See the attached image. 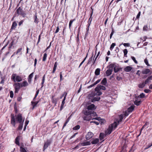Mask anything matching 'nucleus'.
Returning a JSON list of instances; mask_svg holds the SVG:
<instances>
[{"mask_svg": "<svg viewBox=\"0 0 152 152\" xmlns=\"http://www.w3.org/2000/svg\"><path fill=\"white\" fill-rule=\"evenodd\" d=\"M96 109L94 104H91L87 107V110L84 113L85 115H92L93 116H95L96 113L94 112V110Z\"/></svg>", "mask_w": 152, "mask_h": 152, "instance_id": "obj_1", "label": "nucleus"}, {"mask_svg": "<svg viewBox=\"0 0 152 152\" xmlns=\"http://www.w3.org/2000/svg\"><path fill=\"white\" fill-rule=\"evenodd\" d=\"M118 126V124L116 122H115L113 123L110 125L108 129L105 131V134L106 135L110 134L112 132L113 129H115Z\"/></svg>", "mask_w": 152, "mask_h": 152, "instance_id": "obj_2", "label": "nucleus"}, {"mask_svg": "<svg viewBox=\"0 0 152 152\" xmlns=\"http://www.w3.org/2000/svg\"><path fill=\"white\" fill-rule=\"evenodd\" d=\"M11 78L15 82L16 81L20 82L22 80L21 77L18 75L17 76L15 74H13L12 75Z\"/></svg>", "mask_w": 152, "mask_h": 152, "instance_id": "obj_3", "label": "nucleus"}, {"mask_svg": "<svg viewBox=\"0 0 152 152\" xmlns=\"http://www.w3.org/2000/svg\"><path fill=\"white\" fill-rule=\"evenodd\" d=\"M16 11L19 15H22L24 18L26 14L24 12L20 7L17 9Z\"/></svg>", "mask_w": 152, "mask_h": 152, "instance_id": "obj_4", "label": "nucleus"}, {"mask_svg": "<svg viewBox=\"0 0 152 152\" xmlns=\"http://www.w3.org/2000/svg\"><path fill=\"white\" fill-rule=\"evenodd\" d=\"M20 83H17L14 84L13 86L14 87L15 89V93H18V92L20 87Z\"/></svg>", "mask_w": 152, "mask_h": 152, "instance_id": "obj_5", "label": "nucleus"}, {"mask_svg": "<svg viewBox=\"0 0 152 152\" xmlns=\"http://www.w3.org/2000/svg\"><path fill=\"white\" fill-rule=\"evenodd\" d=\"M85 115V116L83 117V119L84 120L89 121L91 119H95L99 120V119H97L96 118H92L91 115Z\"/></svg>", "mask_w": 152, "mask_h": 152, "instance_id": "obj_6", "label": "nucleus"}, {"mask_svg": "<svg viewBox=\"0 0 152 152\" xmlns=\"http://www.w3.org/2000/svg\"><path fill=\"white\" fill-rule=\"evenodd\" d=\"M106 89V88L103 86H102L101 85H99L98 84L97 85V86L95 88V91H100L101 90H105Z\"/></svg>", "mask_w": 152, "mask_h": 152, "instance_id": "obj_7", "label": "nucleus"}, {"mask_svg": "<svg viewBox=\"0 0 152 152\" xmlns=\"http://www.w3.org/2000/svg\"><path fill=\"white\" fill-rule=\"evenodd\" d=\"M51 142V141L50 140H48L45 143L43 148V151H44L46 148H47L48 146L50 145Z\"/></svg>", "mask_w": 152, "mask_h": 152, "instance_id": "obj_8", "label": "nucleus"}, {"mask_svg": "<svg viewBox=\"0 0 152 152\" xmlns=\"http://www.w3.org/2000/svg\"><path fill=\"white\" fill-rule=\"evenodd\" d=\"M142 73L143 74H149V75H150L151 74V70L148 68H145L143 69L142 71Z\"/></svg>", "mask_w": 152, "mask_h": 152, "instance_id": "obj_9", "label": "nucleus"}, {"mask_svg": "<svg viewBox=\"0 0 152 152\" xmlns=\"http://www.w3.org/2000/svg\"><path fill=\"white\" fill-rule=\"evenodd\" d=\"M94 136V134L91 132H89L88 133L86 136L87 140H89L91 138Z\"/></svg>", "mask_w": 152, "mask_h": 152, "instance_id": "obj_10", "label": "nucleus"}, {"mask_svg": "<svg viewBox=\"0 0 152 152\" xmlns=\"http://www.w3.org/2000/svg\"><path fill=\"white\" fill-rule=\"evenodd\" d=\"M34 23H35V24H38L39 22V20L38 18H37L36 13L35 14V15L34 16Z\"/></svg>", "mask_w": 152, "mask_h": 152, "instance_id": "obj_11", "label": "nucleus"}, {"mask_svg": "<svg viewBox=\"0 0 152 152\" xmlns=\"http://www.w3.org/2000/svg\"><path fill=\"white\" fill-rule=\"evenodd\" d=\"M100 99V97L97 96L96 97H94L91 99V102H94L96 101H98Z\"/></svg>", "mask_w": 152, "mask_h": 152, "instance_id": "obj_12", "label": "nucleus"}, {"mask_svg": "<svg viewBox=\"0 0 152 152\" xmlns=\"http://www.w3.org/2000/svg\"><path fill=\"white\" fill-rule=\"evenodd\" d=\"M16 119L19 123H21L22 121V117L21 115H18L16 118Z\"/></svg>", "mask_w": 152, "mask_h": 152, "instance_id": "obj_13", "label": "nucleus"}, {"mask_svg": "<svg viewBox=\"0 0 152 152\" xmlns=\"http://www.w3.org/2000/svg\"><path fill=\"white\" fill-rule=\"evenodd\" d=\"M124 117L123 114H121L119 116V120H117V122H116L117 123V124H118V125L119 124L120 122H121L122 121L123 117Z\"/></svg>", "mask_w": 152, "mask_h": 152, "instance_id": "obj_14", "label": "nucleus"}, {"mask_svg": "<svg viewBox=\"0 0 152 152\" xmlns=\"http://www.w3.org/2000/svg\"><path fill=\"white\" fill-rule=\"evenodd\" d=\"M95 96V92H92L91 94H89L88 96V98L89 99H92Z\"/></svg>", "mask_w": 152, "mask_h": 152, "instance_id": "obj_15", "label": "nucleus"}, {"mask_svg": "<svg viewBox=\"0 0 152 152\" xmlns=\"http://www.w3.org/2000/svg\"><path fill=\"white\" fill-rule=\"evenodd\" d=\"M152 80V76H150L148 77L146 80H145V84H147L148 83H150L151 82V80Z\"/></svg>", "mask_w": 152, "mask_h": 152, "instance_id": "obj_16", "label": "nucleus"}, {"mask_svg": "<svg viewBox=\"0 0 152 152\" xmlns=\"http://www.w3.org/2000/svg\"><path fill=\"white\" fill-rule=\"evenodd\" d=\"M121 69L118 66L115 65L114 69V71L115 73H116L120 71Z\"/></svg>", "mask_w": 152, "mask_h": 152, "instance_id": "obj_17", "label": "nucleus"}, {"mask_svg": "<svg viewBox=\"0 0 152 152\" xmlns=\"http://www.w3.org/2000/svg\"><path fill=\"white\" fill-rule=\"evenodd\" d=\"M132 67L131 66H128L125 68L124 70L126 72H129L132 69Z\"/></svg>", "mask_w": 152, "mask_h": 152, "instance_id": "obj_18", "label": "nucleus"}, {"mask_svg": "<svg viewBox=\"0 0 152 152\" xmlns=\"http://www.w3.org/2000/svg\"><path fill=\"white\" fill-rule=\"evenodd\" d=\"M112 71L113 70L112 69H109L107 70L106 72L107 76H108L111 75L112 74Z\"/></svg>", "mask_w": 152, "mask_h": 152, "instance_id": "obj_19", "label": "nucleus"}, {"mask_svg": "<svg viewBox=\"0 0 152 152\" xmlns=\"http://www.w3.org/2000/svg\"><path fill=\"white\" fill-rule=\"evenodd\" d=\"M134 105H132L128 108L127 111L129 113L132 112L134 109Z\"/></svg>", "mask_w": 152, "mask_h": 152, "instance_id": "obj_20", "label": "nucleus"}, {"mask_svg": "<svg viewBox=\"0 0 152 152\" xmlns=\"http://www.w3.org/2000/svg\"><path fill=\"white\" fill-rule=\"evenodd\" d=\"M99 139L98 138H96L93 140L91 142V143L92 144H97L99 142Z\"/></svg>", "mask_w": 152, "mask_h": 152, "instance_id": "obj_21", "label": "nucleus"}, {"mask_svg": "<svg viewBox=\"0 0 152 152\" xmlns=\"http://www.w3.org/2000/svg\"><path fill=\"white\" fill-rule=\"evenodd\" d=\"M90 144L91 142L90 141H87L85 142H83L81 143V145L83 146L89 145Z\"/></svg>", "mask_w": 152, "mask_h": 152, "instance_id": "obj_22", "label": "nucleus"}, {"mask_svg": "<svg viewBox=\"0 0 152 152\" xmlns=\"http://www.w3.org/2000/svg\"><path fill=\"white\" fill-rule=\"evenodd\" d=\"M66 99H65V96H64V98L63 100V101L62 102L61 104V108H60V110H61L63 108L64 105V104L65 103V101Z\"/></svg>", "mask_w": 152, "mask_h": 152, "instance_id": "obj_23", "label": "nucleus"}, {"mask_svg": "<svg viewBox=\"0 0 152 152\" xmlns=\"http://www.w3.org/2000/svg\"><path fill=\"white\" fill-rule=\"evenodd\" d=\"M11 124L13 125L14 126H15V118L14 116H13L12 117L11 120Z\"/></svg>", "mask_w": 152, "mask_h": 152, "instance_id": "obj_24", "label": "nucleus"}, {"mask_svg": "<svg viewBox=\"0 0 152 152\" xmlns=\"http://www.w3.org/2000/svg\"><path fill=\"white\" fill-rule=\"evenodd\" d=\"M28 83L27 81H24L23 82L21 85V87H26L28 85Z\"/></svg>", "mask_w": 152, "mask_h": 152, "instance_id": "obj_25", "label": "nucleus"}, {"mask_svg": "<svg viewBox=\"0 0 152 152\" xmlns=\"http://www.w3.org/2000/svg\"><path fill=\"white\" fill-rule=\"evenodd\" d=\"M17 25V24L15 21L13 22L11 27V29H15Z\"/></svg>", "mask_w": 152, "mask_h": 152, "instance_id": "obj_26", "label": "nucleus"}, {"mask_svg": "<svg viewBox=\"0 0 152 152\" xmlns=\"http://www.w3.org/2000/svg\"><path fill=\"white\" fill-rule=\"evenodd\" d=\"M20 140V137L19 136H18L15 139V143L18 145H20V143L19 142V140Z\"/></svg>", "mask_w": 152, "mask_h": 152, "instance_id": "obj_27", "label": "nucleus"}, {"mask_svg": "<svg viewBox=\"0 0 152 152\" xmlns=\"http://www.w3.org/2000/svg\"><path fill=\"white\" fill-rule=\"evenodd\" d=\"M93 14V12H92L91 14V16L90 18H89L88 19V24L89 25V26H90L91 24V22L92 20V16Z\"/></svg>", "mask_w": 152, "mask_h": 152, "instance_id": "obj_28", "label": "nucleus"}, {"mask_svg": "<svg viewBox=\"0 0 152 152\" xmlns=\"http://www.w3.org/2000/svg\"><path fill=\"white\" fill-rule=\"evenodd\" d=\"M107 83V80L106 78H104L101 82V83L103 85H105Z\"/></svg>", "mask_w": 152, "mask_h": 152, "instance_id": "obj_29", "label": "nucleus"}, {"mask_svg": "<svg viewBox=\"0 0 152 152\" xmlns=\"http://www.w3.org/2000/svg\"><path fill=\"white\" fill-rule=\"evenodd\" d=\"M100 69L99 68H97L95 70V74L96 75H99Z\"/></svg>", "mask_w": 152, "mask_h": 152, "instance_id": "obj_30", "label": "nucleus"}, {"mask_svg": "<svg viewBox=\"0 0 152 152\" xmlns=\"http://www.w3.org/2000/svg\"><path fill=\"white\" fill-rule=\"evenodd\" d=\"M104 134L103 133H101L99 135V138L101 140H102L104 138Z\"/></svg>", "mask_w": 152, "mask_h": 152, "instance_id": "obj_31", "label": "nucleus"}, {"mask_svg": "<svg viewBox=\"0 0 152 152\" xmlns=\"http://www.w3.org/2000/svg\"><path fill=\"white\" fill-rule=\"evenodd\" d=\"M116 65H115L114 64H111L110 65H109V69H112V70H113V69L115 67V66Z\"/></svg>", "mask_w": 152, "mask_h": 152, "instance_id": "obj_32", "label": "nucleus"}, {"mask_svg": "<svg viewBox=\"0 0 152 152\" xmlns=\"http://www.w3.org/2000/svg\"><path fill=\"white\" fill-rule=\"evenodd\" d=\"M141 102V101H137V100H136L134 102V103L137 106H138L140 104Z\"/></svg>", "mask_w": 152, "mask_h": 152, "instance_id": "obj_33", "label": "nucleus"}, {"mask_svg": "<svg viewBox=\"0 0 152 152\" xmlns=\"http://www.w3.org/2000/svg\"><path fill=\"white\" fill-rule=\"evenodd\" d=\"M96 92H95V96H100L102 94V93L100 91H95Z\"/></svg>", "mask_w": 152, "mask_h": 152, "instance_id": "obj_34", "label": "nucleus"}, {"mask_svg": "<svg viewBox=\"0 0 152 152\" xmlns=\"http://www.w3.org/2000/svg\"><path fill=\"white\" fill-rule=\"evenodd\" d=\"M146 84H145V83H143L142 84H140L138 85V87L139 88H143L145 86V85Z\"/></svg>", "mask_w": 152, "mask_h": 152, "instance_id": "obj_35", "label": "nucleus"}, {"mask_svg": "<svg viewBox=\"0 0 152 152\" xmlns=\"http://www.w3.org/2000/svg\"><path fill=\"white\" fill-rule=\"evenodd\" d=\"M148 122H146V123L142 127V128H141V130H140V134H139V136L140 135V134H141V131H142L143 129L146 126V125H148Z\"/></svg>", "mask_w": 152, "mask_h": 152, "instance_id": "obj_36", "label": "nucleus"}, {"mask_svg": "<svg viewBox=\"0 0 152 152\" xmlns=\"http://www.w3.org/2000/svg\"><path fill=\"white\" fill-rule=\"evenodd\" d=\"M47 56V54L46 53H45L43 55L42 61H45L46 60V58Z\"/></svg>", "mask_w": 152, "mask_h": 152, "instance_id": "obj_37", "label": "nucleus"}, {"mask_svg": "<svg viewBox=\"0 0 152 152\" xmlns=\"http://www.w3.org/2000/svg\"><path fill=\"white\" fill-rule=\"evenodd\" d=\"M38 102H31V104L32 105H33V108L35 107L36 106L37 104H38Z\"/></svg>", "mask_w": 152, "mask_h": 152, "instance_id": "obj_38", "label": "nucleus"}, {"mask_svg": "<svg viewBox=\"0 0 152 152\" xmlns=\"http://www.w3.org/2000/svg\"><path fill=\"white\" fill-rule=\"evenodd\" d=\"M20 152H27L26 149L25 148L22 147H20Z\"/></svg>", "mask_w": 152, "mask_h": 152, "instance_id": "obj_39", "label": "nucleus"}, {"mask_svg": "<svg viewBox=\"0 0 152 152\" xmlns=\"http://www.w3.org/2000/svg\"><path fill=\"white\" fill-rule=\"evenodd\" d=\"M80 126L79 125H77L73 128V130H77L80 129Z\"/></svg>", "mask_w": 152, "mask_h": 152, "instance_id": "obj_40", "label": "nucleus"}, {"mask_svg": "<svg viewBox=\"0 0 152 152\" xmlns=\"http://www.w3.org/2000/svg\"><path fill=\"white\" fill-rule=\"evenodd\" d=\"M75 20V19H74L73 20H70L69 24V27L70 29L71 26L72 24V23H73V22Z\"/></svg>", "mask_w": 152, "mask_h": 152, "instance_id": "obj_41", "label": "nucleus"}, {"mask_svg": "<svg viewBox=\"0 0 152 152\" xmlns=\"http://www.w3.org/2000/svg\"><path fill=\"white\" fill-rule=\"evenodd\" d=\"M115 45V43H113L110 46V50H112L113 49Z\"/></svg>", "mask_w": 152, "mask_h": 152, "instance_id": "obj_42", "label": "nucleus"}, {"mask_svg": "<svg viewBox=\"0 0 152 152\" xmlns=\"http://www.w3.org/2000/svg\"><path fill=\"white\" fill-rule=\"evenodd\" d=\"M67 93L66 92H64L62 95L60 96V98L62 99V97L64 96H65V99L66 98V96L67 95Z\"/></svg>", "mask_w": 152, "mask_h": 152, "instance_id": "obj_43", "label": "nucleus"}, {"mask_svg": "<svg viewBox=\"0 0 152 152\" xmlns=\"http://www.w3.org/2000/svg\"><path fill=\"white\" fill-rule=\"evenodd\" d=\"M144 62L145 63V64L148 66H150V65L148 63V60L147 58L145 59L144 60Z\"/></svg>", "mask_w": 152, "mask_h": 152, "instance_id": "obj_44", "label": "nucleus"}, {"mask_svg": "<svg viewBox=\"0 0 152 152\" xmlns=\"http://www.w3.org/2000/svg\"><path fill=\"white\" fill-rule=\"evenodd\" d=\"M20 123V125L18 128V129L19 130H21L22 129V127H23V126L22 123Z\"/></svg>", "mask_w": 152, "mask_h": 152, "instance_id": "obj_45", "label": "nucleus"}, {"mask_svg": "<svg viewBox=\"0 0 152 152\" xmlns=\"http://www.w3.org/2000/svg\"><path fill=\"white\" fill-rule=\"evenodd\" d=\"M14 45V40H13L11 42V43L9 45V48L10 49L11 48L12 46H13V45Z\"/></svg>", "mask_w": 152, "mask_h": 152, "instance_id": "obj_46", "label": "nucleus"}, {"mask_svg": "<svg viewBox=\"0 0 152 152\" xmlns=\"http://www.w3.org/2000/svg\"><path fill=\"white\" fill-rule=\"evenodd\" d=\"M131 58H132V60L134 61V63L135 64H137L138 62H137V61L136 60L135 58L133 56H132Z\"/></svg>", "mask_w": 152, "mask_h": 152, "instance_id": "obj_47", "label": "nucleus"}, {"mask_svg": "<svg viewBox=\"0 0 152 152\" xmlns=\"http://www.w3.org/2000/svg\"><path fill=\"white\" fill-rule=\"evenodd\" d=\"M22 50V48H20L18 49L17 51L16 52V54H18V53L20 52Z\"/></svg>", "mask_w": 152, "mask_h": 152, "instance_id": "obj_48", "label": "nucleus"}, {"mask_svg": "<svg viewBox=\"0 0 152 152\" xmlns=\"http://www.w3.org/2000/svg\"><path fill=\"white\" fill-rule=\"evenodd\" d=\"M124 56H126V55L127 53H128V51L126 49H125L124 50Z\"/></svg>", "mask_w": 152, "mask_h": 152, "instance_id": "obj_49", "label": "nucleus"}, {"mask_svg": "<svg viewBox=\"0 0 152 152\" xmlns=\"http://www.w3.org/2000/svg\"><path fill=\"white\" fill-rule=\"evenodd\" d=\"M143 30L145 31H147L148 30V27L147 25L145 26L143 28Z\"/></svg>", "mask_w": 152, "mask_h": 152, "instance_id": "obj_50", "label": "nucleus"}, {"mask_svg": "<svg viewBox=\"0 0 152 152\" xmlns=\"http://www.w3.org/2000/svg\"><path fill=\"white\" fill-rule=\"evenodd\" d=\"M93 53L92 56L89 59V60H88V64L89 63H90L92 61V58H93Z\"/></svg>", "mask_w": 152, "mask_h": 152, "instance_id": "obj_51", "label": "nucleus"}, {"mask_svg": "<svg viewBox=\"0 0 152 152\" xmlns=\"http://www.w3.org/2000/svg\"><path fill=\"white\" fill-rule=\"evenodd\" d=\"M145 94L144 93H141L140 95V97L141 98H143L145 97Z\"/></svg>", "mask_w": 152, "mask_h": 152, "instance_id": "obj_52", "label": "nucleus"}, {"mask_svg": "<svg viewBox=\"0 0 152 152\" xmlns=\"http://www.w3.org/2000/svg\"><path fill=\"white\" fill-rule=\"evenodd\" d=\"M10 97L11 98H12L13 97V95H14V94H13V91H11L10 92Z\"/></svg>", "mask_w": 152, "mask_h": 152, "instance_id": "obj_53", "label": "nucleus"}, {"mask_svg": "<svg viewBox=\"0 0 152 152\" xmlns=\"http://www.w3.org/2000/svg\"><path fill=\"white\" fill-rule=\"evenodd\" d=\"M129 113L126 110V111L124 113V114H123L124 116H127L129 115Z\"/></svg>", "mask_w": 152, "mask_h": 152, "instance_id": "obj_54", "label": "nucleus"}, {"mask_svg": "<svg viewBox=\"0 0 152 152\" xmlns=\"http://www.w3.org/2000/svg\"><path fill=\"white\" fill-rule=\"evenodd\" d=\"M114 33V31L113 30V29L112 28V32H111V33L110 34V39H111V38L113 34Z\"/></svg>", "mask_w": 152, "mask_h": 152, "instance_id": "obj_55", "label": "nucleus"}, {"mask_svg": "<svg viewBox=\"0 0 152 152\" xmlns=\"http://www.w3.org/2000/svg\"><path fill=\"white\" fill-rule=\"evenodd\" d=\"M34 73L32 72L31 73L29 76L28 77V78L32 79V78L33 77Z\"/></svg>", "mask_w": 152, "mask_h": 152, "instance_id": "obj_56", "label": "nucleus"}, {"mask_svg": "<svg viewBox=\"0 0 152 152\" xmlns=\"http://www.w3.org/2000/svg\"><path fill=\"white\" fill-rule=\"evenodd\" d=\"M123 45L125 47H129L130 46V44L129 43H124L123 44Z\"/></svg>", "mask_w": 152, "mask_h": 152, "instance_id": "obj_57", "label": "nucleus"}, {"mask_svg": "<svg viewBox=\"0 0 152 152\" xmlns=\"http://www.w3.org/2000/svg\"><path fill=\"white\" fill-rule=\"evenodd\" d=\"M140 14H141V12L140 11L139 12L138 14H137V17H136V19H138L139 17H140Z\"/></svg>", "mask_w": 152, "mask_h": 152, "instance_id": "obj_58", "label": "nucleus"}, {"mask_svg": "<svg viewBox=\"0 0 152 152\" xmlns=\"http://www.w3.org/2000/svg\"><path fill=\"white\" fill-rule=\"evenodd\" d=\"M101 81L100 79L98 80H97L94 83V84L95 85H96L97 84H98V83H99Z\"/></svg>", "mask_w": 152, "mask_h": 152, "instance_id": "obj_59", "label": "nucleus"}, {"mask_svg": "<svg viewBox=\"0 0 152 152\" xmlns=\"http://www.w3.org/2000/svg\"><path fill=\"white\" fill-rule=\"evenodd\" d=\"M60 81H61V80H62V72H61L60 73Z\"/></svg>", "mask_w": 152, "mask_h": 152, "instance_id": "obj_60", "label": "nucleus"}, {"mask_svg": "<svg viewBox=\"0 0 152 152\" xmlns=\"http://www.w3.org/2000/svg\"><path fill=\"white\" fill-rule=\"evenodd\" d=\"M116 79L120 81L122 79V78L121 77H119V76H117L116 77Z\"/></svg>", "mask_w": 152, "mask_h": 152, "instance_id": "obj_61", "label": "nucleus"}, {"mask_svg": "<svg viewBox=\"0 0 152 152\" xmlns=\"http://www.w3.org/2000/svg\"><path fill=\"white\" fill-rule=\"evenodd\" d=\"M57 66V62H56L54 65L53 68L56 69Z\"/></svg>", "mask_w": 152, "mask_h": 152, "instance_id": "obj_62", "label": "nucleus"}, {"mask_svg": "<svg viewBox=\"0 0 152 152\" xmlns=\"http://www.w3.org/2000/svg\"><path fill=\"white\" fill-rule=\"evenodd\" d=\"M95 85L94 84V83L93 84L89 86H88V88H91L93 86H95Z\"/></svg>", "mask_w": 152, "mask_h": 152, "instance_id": "obj_63", "label": "nucleus"}, {"mask_svg": "<svg viewBox=\"0 0 152 152\" xmlns=\"http://www.w3.org/2000/svg\"><path fill=\"white\" fill-rule=\"evenodd\" d=\"M150 91V90L149 89H145L144 91L146 93H148Z\"/></svg>", "mask_w": 152, "mask_h": 152, "instance_id": "obj_64", "label": "nucleus"}]
</instances>
